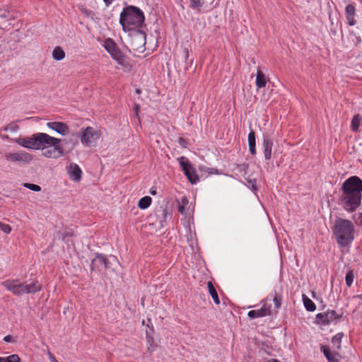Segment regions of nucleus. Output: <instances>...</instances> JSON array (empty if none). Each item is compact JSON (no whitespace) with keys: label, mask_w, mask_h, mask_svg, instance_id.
<instances>
[{"label":"nucleus","mask_w":362,"mask_h":362,"mask_svg":"<svg viewBox=\"0 0 362 362\" xmlns=\"http://www.w3.org/2000/svg\"><path fill=\"white\" fill-rule=\"evenodd\" d=\"M340 204L349 211H354L361 204L362 180L357 176H351L342 185Z\"/></svg>","instance_id":"obj_1"},{"label":"nucleus","mask_w":362,"mask_h":362,"mask_svg":"<svg viewBox=\"0 0 362 362\" xmlns=\"http://www.w3.org/2000/svg\"><path fill=\"white\" fill-rule=\"evenodd\" d=\"M144 20V13L140 8L129 6L124 8L120 13L119 23L123 30L127 31L141 28Z\"/></svg>","instance_id":"obj_2"},{"label":"nucleus","mask_w":362,"mask_h":362,"mask_svg":"<svg viewBox=\"0 0 362 362\" xmlns=\"http://www.w3.org/2000/svg\"><path fill=\"white\" fill-rule=\"evenodd\" d=\"M354 226L347 219L339 218L336 219L333 233L337 242L342 247L346 246L354 240Z\"/></svg>","instance_id":"obj_3"},{"label":"nucleus","mask_w":362,"mask_h":362,"mask_svg":"<svg viewBox=\"0 0 362 362\" xmlns=\"http://www.w3.org/2000/svg\"><path fill=\"white\" fill-rule=\"evenodd\" d=\"M43 134L46 138L42 139L43 141L40 144L38 147V150H42V155L50 159H57L64 156V150L59 145L62 139L51 136L45 133H43Z\"/></svg>","instance_id":"obj_4"},{"label":"nucleus","mask_w":362,"mask_h":362,"mask_svg":"<svg viewBox=\"0 0 362 362\" xmlns=\"http://www.w3.org/2000/svg\"><path fill=\"white\" fill-rule=\"evenodd\" d=\"M146 33L139 29L134 30L129 36V47L130 52H134V55L136 54L144 53L146 45Z\"/></svg>","instance_id":"obj_5"},{"label":"nucleus","mask_w":362,"mask_h":362,"mask_svg":"<svg viewBox=\"0 0 362 362\" xmlns=\"http://www.w3.org/2000/svg\"><path fill=\"white\" fill-rule=\"evenodd\" d=\"M103 47L105 50L110 54L112 58L117 62L119 65L124 67L129 66L127 57L120 50L117 45L111 38H107L105 40Z\"/></svg>","instance_id":"obj_6"},{"label":"nucleus","mask_w":362,"mask_h":362,"mask_svg":"<svg viewBox=\"0 0 362 362\" xmlns=\"http://www.w3.org/2000/svg\"><path fill=\"white\" fill-rule=\"evenodd\" d=\"M45 138L43 133H36L33 134L30 137H18L12 140L20 146L26 148L38 150L40 144H41Z\"/></svg>","instance_id":"obj_7"},{"label":"nucleus","mask_w":362,"mask_h":362,"mask_svg":"<svg viewBox=\"0 0 362 362\" xmlns=\"http://www.w3.org/2000/svg\"><path fill=\"white\" fill-rule=\"evenodd\" d=\"M81 141L83 144L87 146H94L100 139L102 133L92 127H87L85 129H81Z\"/></svg>","instance_id":"obj_8"},{"label":"nucleus","mask_w":362,"mask_h":362,"mask_svg":"<svg viewBox=\"0 0 362 362\" xmlns=\"http://www.w3.org/2000/svg\"><path fill=\"white\" fill-rule=\"evenodd\" d=\"M4 157L7 162L21 164H28L33 160L31 154L23 151L5 153Z\"/></svg>","instance_id":"obj_9"},{"label":"nucleus","mask_w":362,"mask_h":362,"mask_svg":"<svg viewBox=\"0 0 362 362\" xmlns=\"http://www.w3.org/2000/svg\"><path fill=\"white\" fill-rule=\"evenodd\" d=\"M180 165H181L185 175L187 177L189 182L194 185L196 184L199 180V176L197 175L195 169L188 162L184 161V157H181L178 159Z\"/></svg>","instance_id":"obj_10"},{"label":"nucleus","mask_w":362,"mask_h":362,"mask_svg":"<svg viewBox=\"0 0 362 362\" xmlns=\"http://www.w3.org/2000/svg\"><path fill=\"white\" fill-rule=\"evenodd\" d=\"M320 350L328 362H339L342 358L341 355L338 351L332 349L329 346L321 345Z\"/></svg>","instance_id":"obj_11"},{"label":"nucleus","mask_w":362,"mask_h":362,"mask_svg":"<svg viewBox=\"0 0 362 362\" xmlns=\"http://www.w3.org/2000/svg\"><path fill=\"white\" fill-rule=\"evenodd\" d=\"M337 313L334 310H329L324 313H318L316 315V320L317 323L321 325H327L331 321H333L337 318Z\"/></svg>","instance_id":"obj_12"},{"label":"nucleus","mask_w":362,"mask_h":362,"mask_svg":"<svg viewBox=\"0 0 362 362\" xmlns=\"http://www.w3.org/2000/svg\"><path fill=\"white\" fill-rule=\"evenodd\" d=\"M21 284L18 280H6L1 283L8 291H11L13 294L20 296Z\"/></svg>","instance_id":"obj_13"},{"label":"nucleus","mask_w":362,"mask_h":362,"mask_svg":"<svg viewBox=\"0 0 362 362\" xmlns=\"http://www.w3.org/2000/svg\"><path fill=\"white\" fill-rule=\"evenodd\" d=\"M41 289V286L37 281H33L30 284H21V295L25 293H35Z\"/></svg>","instance_id":"obj_14"},{"label":"nucleus","mask_w":362,"mask_h":362,"mask_svg":"<svg viewBox=\"0 0 362 362\" xmlns=\"http://www.w3.org/2000/svg\"><path fill=\"white\" fill-rule=\"evenodd\" d=\"M47 126L51 129L57 132L62 135H66L69 133V127L66 124L59 122H48Z\"/></svg>","instance_id":"obj_15"},{"label":"nucleus","mask_w":362,"mask_h":362,"mask_svg":"<svg viewBox=\"0 0 362 362\" xmlns=\"http://www.w3.org/2000/svg\"><path fill=\"white\" fill-rule=\"evenodd\" d=\"M69 178L74 181L78 182L81 179L82 171L76 163H71L68 168Z\"/></svg>","instance_id":"obj_16"},{"label":"nucleus","mask_w":362,"mask_h":362,"mask_svg":"<svg viewBox=\"0 0 362 362\" xmlns=\"http://www.w3.org/2000/svg\"><path fill=\"white\" fill-rule=\"evenodd\" d=\"M271 315L270 308L264 305L259 310H253L248 312L247 315L250 318L254 319L257 317H262Z\"/></svg>","instance_id":"obj_17"},{"label":"nucleus","mask_w":362,"mask_h":362,"mask_svg":"<svg viewBox=\"0 0 362 362\" xmlns=\"http://www.w3.org/2000/svg\"><path fill=\"white\" fill-rule=\"evenodd\" d=\"M263 146L264 158L266 160H269L272 157V150L273 146V140L269 136H264Z\"/></svg>","instance_id":"obj_18"},{"label":"nucleus","mask_w":362,"mask_h":362,"mask_svg":"<svg viewBox=\"0 0 362 362\" xmlns=\"http://www.w3.org/2000/svg\"><path fill=\"white\" fill-rule=\"evenodd\" d=\"M346 18L349 25H354L356 24V8L353 4H349L346 7Z\"/></svg>","instance_id":"obj_19"},{"label":"nucleus","mask_w":362,"mask_h":362,"mask_svg":"<svg viewBox=\"0 0 362 362\" xmlns=\"http://www.w3.org/2000/svg\"><path fill=\"white\" fill-rule=\"evenodd\" d=\"M97 263L100 264V265H103L105 269L110 268V259H106L102 255H96L95 259H94L92 262V268H93V266L95 265Z\"/></svg>","instance_id":"obj_20"},{"label":"nucleus","mask_w":362,"mask_h":362,"mask_svg":"<svg viewBox=\"0 0 362 362\" xmlns=\"http://www.w3.org/2000/svg\"><path fill=\"white\" fill-rule=\"evenodd\" d=\"M267 81H268V78L264 75V74L261 70H258L257 72L256 82H255L257 87L258 88L265 87Z\"/></svg>","instance_id":"obj_21"},{"label":"nucleus","mask_w":362,"mask_h":362,"mask_svg":"<svg viewBox=\"0 0 362 362\" xmlns=\"http://www.w3.org/2000/svg\"><path fill=\"white\" fill-rule=\"evenodd\" d=\"M344 337L343 333H337L332 339V349L339 351L341 348V339Z\"/></svg>","instance_id":"obj_22"},{"label":"nucleus","mask_w":362,"mask_h":362,"mask_svg":"<svg viewBox=\"0 0 362 362\" xmlns=\"http://www.w3.org/2000/svg\"><path fill=\"white\" fill-rule=\"evenodd\" d=\"M255 144V133L254 131L251 130L248 134V146L249 151L252 155L256 153Z\"/></svg>","instance_id":"obj_23"},{"label":"nucleus","mask_w":362,"mask_h":362,"mask_svg":"<svg viewBox=\"0 0 362 362\" xmlns=\"http://www.w3.org/2000/svg\"><path fill=\"white\" fill-rule=\"evenodd\" d=\"M207 286L209 288V292L210 295L211 296V298H213L214 303L216 305H219L220 304L219 298H218L216 290L215 287L214 286L212 282L209 281L207 283Z\"/></svg>","instance_id":"obj_24"},{"label":"nucleus","mask_w":362,"mask_h":362,"mask_svg":"<svg viewBox=\"0 0 362 362\" xmlns=\"http://www.w3.org/2000/svg\"><path fill=\"white\" fill-rule=\"evenodd\" d=\"M146 347L149 352L154 351L158 346L153 337L151 335H150L148 332L146 333Z\"/></svg>","instance_id":"obj_25"},{"label":"nucleus","mask_w":362,"mask_h":362,"mask_svg":"<svg viewBox=\"0 0 362 362\" xmlns=\"http://www.w3.org/2000/svg\"><path fill=\"white\" fill-rule=\"evenodd\" d=\"M52 57L56 61H61L65 57V52L60 47H56L52 52Z\"/></svg>","instance_id":"obj_26"},{"label":"nucleus","mask_w":362,"mask_h":362,"mask_svg":"<svg viewBox=\"0 0 362 362\" xmlns=\"http://www.w3.org/2000/svg\"><path fill=\"white\" fill-rule=\"evenodd\" d=\"M303 300L307 310L314 311L316 308L315 303L305 295H303Z\"/></svg>","instance_id":"obj_27"},{"label":"nucleus","mask_w":362,"mask_h":362,"mask_svg":"<svg viewBox=\"0 0 362 362\" xmlns=\"http://www.w3.org/2000/svg\"><path fill=\"white\" fill-rule=\"evenodd\" d=\"M151 198L148 196H146L141 198L138 203V206L141 209L148 208L151 204Z\"/></svg>","instance_id":"obj_28"},{"label":"nucleus","mask_w":362,"mask_h":362,"mask_svg":"<svg viewBox=\"0 0 362 362\" xmlns=\"http://www.w3.org/2000/svg\"><path fill=\"white\" fill-rule=\"evenodd\" d=\"M0 18H7V21L13 19V17L11 15L10 11L6 6H0Z\"/></svg>","instance_id":"obj_29"},{"label":"nucleus","mask_w":362,"mask_h":362,"mask_svg":"<svg viewBox=\"0 0 362 362\" xmlns=\"http://www.w3.org/2000/svg\"><path fill=\"white\" fill-rule=\"evenodd\" d=\"M361 121V118L360 117L359 115H356L354 116L352 120H351V129L354 132H357L358 129V127L360 126Z\"/></svg>","instance_id":"obj_30"},{"label":"nucleus","mask_w":362,"mask_h":362,"mask_svg":"<svg viewBox=\"0 0 362 362\" xmlns=\"http://www.w3.org/2000/svg\"><path fill=\"white\" fill-rule=\"evenodd\" d=\"M354 276H354V273L353 270H349L346 273L345 281H346V284L347 285V286L350 287L352 285L354 279Z\"/></svg>","instance_id":"obj_31"},{"label":"nucleus","mask_w":362,"mask_h":362,"mask_svg":"<svg viewBox=\"0 0 362 362\" xmlns=\"http://www.w3.org/2000/svg\"><path fill=\"white\" fill-rule=\"evenodd\" d=\"M188 204V199L186 197H183L182 198V204L179 206L178 207V211L182 214H185L186 212L185 210V206Z\"/></svg>","instance_id":"obj_32"},{"label":"nucleus","mask_w":362,"mask_h":362,"mask_svg":"<svg viewBox=\"0 0 362 362\" xmlns=\"http://www.w3.org/2000/svg\"><path fill=\"white\" fill-rule=\"evenodd\" d=\"M23 186L25 188L33 190L34 192H40L41 190V187L39 185H35V184L24 183Z\"/></svg>","instance_id":"obj_33"},{"label":"nucleus","mask_w":362,"mask_h":362,"mask_svg":"<svg viewBox=\"0 0 362 362\" xmlns=\"http://www.w3.org/2000/svg\"><path fill=\"white\" fill-rule=\"evenodd\" d=\"M64 142L65 144L68 145L70 149H73L76 145L77 144V139H64Z\"/></svg>","instance_id":"obj_34"},{"label":"nucleus","mask_w":362,"mask_h":362,"mask_svg":"<svg viewBox=\"0 0 362 362\" xmlns=\"http://www.w3.org/2000/svg\"><path fill=\"white\" fill-rule=\"evenodd\" d=\"M0 230H2L6 234H8L11 231V227L8 224H5L2 222H0Z\"/></svg>","instance_id":"obj_35"},{"label":"nucleus","mask_w":362,"mask_h":362,"mask_svg":"<svg viewBox=\"0 0 362 362\" xmlns=\"http://www.w3.org/2000/svg\"><path fill=\"white\" fill-rule=\"evenodd\" d=\"M6 362H20V358L17 354H13L6 358Z\"/></svg>","instance_id":"obj_36"},{"label":"nucleus","mask_w":362,"mask_h":362,"mask_svg":"<svg viewBox=\"0 0 362 362\" xmlns=\"http://www.w3.org/2000/svg\"><path fill=\"white\" fill-rule=\"evenodd\" d=\"M81 12H82L83 14H85L87 17H91V18H93V14L92 11H90L87 10V9H86V8H82L81 9Z\"/></svg>","instance_id":"obj_37"},{"label":"nucleus","mask_w":362,"mask_h":362,"mask_svg":"<svg viewBox=\"0 0 362 362\" xmlns=\"http://www.w3.org/2000/svg\"><path fill=\"white\" fill-rule=\"evenodd\" d=\"M47 355L51 362H59L55 356L49 351H47Z\"/></svg>","instance_id":"obj_38"},{"label":"nucleus","mask_w":362,"mask_h":362,"mask_svg":"<svg viewBox=\"0 0 362 362\" xmlns=\"http://www.w3.org/2000/svg\"><path fill=\"white\" fill-rule=\"evenodd\" d=\"M190 3L193 7H198L201 6L200 0H190Z\"/></svg>","instance_id":"obj_39"},{"label":"nucleus","mask_w":362,"mask_h":362,"mask_svg":"<svg viewBox=\"0 0 362 362\" xmlns=\"http://www.w3.org/2000/svg\"><path fill=\"white\" fill-rule=\"evenodd\" d=\"M274 303H275L276 308H279L281 306V300L277 296L274 298Z\"/></svg>","instance_id":"obj_40"},{"label":"nucleus","mask_w":362,"mask_h":362,"mask_svg":"<svg viewBox=\"0 0 362 362\" xmlns=\"http://www.w3.org/2000/svg\"><path fill=\"white\" fill-rule=\"evenodd\" d=\"M206 172L210 174H218V170L213 168H209L206 170Z\"/></svg>","instance_id":"obj_41"},{"label":"nucleus","mask_w":362,"mask_h":362,"mask_svg":"<svg viewBox=\"0 0 362 362\" xmlns=\"http://www.w3.org/2000/svg\"><path fill=\"white\" fill-rule=\"evenodd\" d=\"M4 340L6 342H12L13 340V337L11 336V335H7L4 337Z\"/></svg>","instance_id":"obj_42"},{"label":"nucleus","mask_w":362,"mask_h":362,"mask_svg":"<svg viewBox=\"0 0 362 362\" xmlns=\"http://www.w3.org/2000/svg\"><path fill=\"white\" fill-rule=\"evenodd\" d=\"M134 110L135 111L136 117L139 115V105L138 104H136L134 107Z\"/></svg>","instance_id":"obj_43"},{"label":"nucleus","mask_w":362,"mask_h":362,"mask_svg":"<svg viewBox=\"0 0 362 362\" xmlns=\"http://www.w3.org/2000/svg\"><path fill=\"white\" fill-rule=\"evenodd\" d=\"M10 24H11V23H10V22H8V23H3L0 24V26H1V28H3V29H6V28H7V27H8V25H9Z\"/></svg>","instance_id":"obj_44"},{"label":"nucleus","mask_w":362,"mask_h":362,"mask_svg":"<svg viewBox=\"0 0 362 362\" xmlns=\"http://www.w3.org/2000/svg\"><path fill=\"white\" fill-rule=\"evenodd\" d=\"M107 6L110 5L113 0H103Z\"/></svg>","instance_id":"obj_45"},{"label":"nucleus","mask_w":362,"mask_h":362,"mask_svg":"<svg viewBox=\"0 0 362 362\" xmlns=\"http://www.w3.org/2000/svg\"><path fill=\"white\" fill-rule=\"evenodd\" d=\"M250 182L251 183L252 188L255 189V181H253V182L252 181H250Z\"/></svg>","instance_id":"obj_46"},{"label":"nucleus","mask_w":362,"mask_h":362,"mask_svg":"<svg viewBox=\"0 0 362 362\" xmlns=\"http://www.w3.org/2000/svg\"><path fill=\"white\" fill-rule=\"evenodd\" d=\"M150 193L152 195H155L156 194V190H151Z\"/></svg>","instance_id":"obj_47"},{"label":"nucleus","mask_w":362,"mask_h":362,"mask_svg":"<svg viewBox=\"0 0 362 362\" xmlns=\"http://www.w3.org/2000/svg\"><path fill=\"white\" fill-rule=\"evenodd\" d=\"M0 362H6V358L0 357Z\"/></svg>","instance_id":"obj_48"},{"label":"nucleus","mask_w":362,"mask_h":362,"mask_svg":"<svg viewBox=\"0 0 362 362\" xmlns=\"http://www.w3.org/2000/svg\"><path fill=\"white\" fill-rule=\"evenodd\" d=\"M185 53H186V58H187L189 56V52H188L187 49L185 50Z\"/></svg>","instance_id":"obj_49"},{"label":"nucleus","mask_w":362,"mask_h":362,"mask_svg":"<svg viewBox=\"0 0 362 362\" xmlns=\"http://www.w3.org/2000/svg\"><path fill=\"white\" fill-rule=\"evenodd\" d=\"M111 259H112L114 262H117V259L115 257H112Z\"/></svg>","instance_id":"obj_50"},{"label":"nucleus","mask_w":362,"mask_h":362,"mask_svg":"<svg viewBox=\"0 0 362 362\" xmlns=\"http://www.w3.org/2000/svg\"><path fill=\"white\" fill-rule=\"evenodd\" d=\"M141 305H142V306H144V298L141 299Z\"/></svg>","instance_id":"obj_51"},{"label":"nucleus","mask_w":362,"mask_h":362,"mask_svg":"<svg viewBox=\"0 0 362 362\" xmlns=\"http://www.w3.org/2000/svg\"><path fill=\"white\" fill-rule=\"evenodd\" d=\"M136 93H140V90H139V89H137V90H136Z\"/></svg>","instance_id":"obj_52"}]
</instances>
